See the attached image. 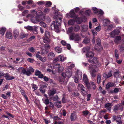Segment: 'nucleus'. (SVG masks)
I'll list each match as a JSON object with an SVG mask.
<instances>
[{"mask_svg": "<svg viewBox=\"0 0 124 124\" xmlns=\"http://www.w3.org/2000/svg\"><path fill=\"white\" fill-rule=\"evenodd\" d=\"M62 18H57L55 21H53L51 25V28L52 29H54L55 31L57 32H59V26L61 25V23Z\"/></svg>", "mask_w": 124, "mask_h": 124, "instance_id": "f257e3e1", "label": "nucleus"}, {"mask_svg": "<svg viewBox=\"0 0 124 124\" xmlns=\"http://www.w3.org/2000/svg\"><path fill=\"white\" fill-rule=\"evenodd\" d=\"M17 70L20 73H23L24 74L29 76L31 74V72H33L34 70L31 67H29V68L26 70L23 67L18 68Z\"/></svg>", "mask_w": 124, "mask_h": 124, "instance_id": "f03ea898", "label": "nucleus"}, {"mask_svg": "<svg viewBox=\"0 0 124 124\" xmlns=\"http://www.w3.org/2000/svg\"><path fill=\"white\" fill-rule=\"evenodd\" d=\"M90 72L92 77L94 78L96 75V72L99 70L98 68L96 66L92 65L90 66L89 68Z\"/></svg>", "mask_w": 124, "mask_h": 124, "instance_id": "7ed1b4c3", "label": "nucleus"}, {"mask_svg": "<svg viewBox=\"0 0 124 124\" xmlns=\"http://www.w3.org/2000/svg\"><path fill=\"white\" fill-rule=\"evenodd\" d=\"M70 39L71 40H74L76 41H78L81 40L80 37L78 34H74L72 33L70 36Z\"/></svg>", "mask_w": 124, "mask_h": 124, "instance_id": "20e7f679", "label": "nucleus"}, {"mask_svg": "<svg viewBox=\"0 0 124 124\" xmlns=\"http://www.w3.org/2000/svg\"><path fill=\"white\" fill-rule=\"evenodd\" d=\"M77 73L78 77V79L77 77H74V79L75 82L76 83L79 82L78 79L81 80L82 79V72L79 70H77Z\"/></svg>", "mask_w": 124, "mask_h": 124, "instance_id": "39448f33", "label": "nucleus"}, {"mask_svg": "<svg viewBox=\"0 0 124 124\" xmlns=\"http://www.w3.org/2000/svg\"><path fill=\"white\" fill-rule=\"evenodd\" d=\"M96 42L97 44H96L95 47V49L99 51H101L102 49V47L100 46L101 40L100 39L98 38L97 39Z\"/></svg>", "mask_w": 124, "mask_h": 124, "instance_id": "423d86ee", "label": "nucleus"}, {"mask_svg": "<svg viewBox=\"0 0 124 124\" xmlns=\"http://www.w3.org/2000/svg\"><path fill=\"white\" fill-rule=\"evenodd\" d=\"M78 89L80 88L81 93L85 95L87 94V92L86 90V89L83 85L78 84Z\"/></svg>", "mask_w": 124, "mask_h": 124, "instance_id": "0eeeda50", "label": "nucleus"}, {"mask_svg": "<svg viewBox=\"0 0 124 124\" xmlns=\"http://www.w3.org/2000/svg\"><path fill=\"white\" fill-rule=\"evenodd\" d=\"M121 116L119 115L117 116H113L112 120L113 121H115L116 120V121L118 124H122L121 120Z\"/></svg>", "mask_w": 124, "mask_h": 124, "instance_id": "6e6552de", "label": "nucleus"}, {"mask_svg": "<svg viewBox=\"0 0 124 124\" xmlns=\"http://www.w3.org/2000/svg\"><path fill=\"white\" fill-rule=\"evenodd\" d=\"M66 16L68 17H69V16H70V17L73 18H74L77 17V16L75 15L74 10L73 9L69 13L67 14H66Z\"/></svg>", "mask_w": 124, "mask_h": 124, "instance_id": "1a4fd4ad", "label": "nucleus"}, {"mask_svg": "<svg viewBox=\"0 0 124 124\" xmlns=\"http://www.w3.org/2000/svg\"><path fill=\"white\" fill-rule=\"evenodd\" d=\"M31 22L33 23H36L41 20L39 17L36 16L32 17L31 19Z\"/></svg>", "mask_w": 124, "mask_h": 124, "instance_id": "9d476101", "label": "nucleus"}, {"mask_svg": "<svg viewBox=\"0 0 124 124\" xmlns=\"http://www.w3.org/2000/svg\"><path fill=\"white\" fill-rule=\"evenodd\" d=\"M83 80L85 84L87 87H89V82H88V79L87 78L86 75L84 74L83 75Z\"/></svg>", "mask_w": 124, "mask_h": 124, "instance_id": "9b49d317", "label": "nucleus"}, {"mask_svg": "<svg viewBox=\"0 0 124 124\" xmlns=\"http://www.w3.org/2000/svg\"><path fill=\"white\" fill-rule=\"evenodd\" d=\"M48 66L49 68H50L52 69H53V70H55L54 71L57 72L58 69V67H59V64L58 63L52 66L49 64L48 65Z\"/></svg>", "mask_w": 124, "mask_h": 124, "instance_id": "f8f14e48", "label": "nucleus"}, {"mask_svg": "<svg viewBox=\"0 0 124 124\" xmlns=\"http://www.w3.org/2000/svg\"><path fill=\"white\" fill-rule=\"evenodd\" d=\"M66 71V76L68 78H70L72 75V72L71 69L69 67H67Z\"/></svg>", "mask_w": 124, "mask_h": 124, "instance_id": "ddd939ff", "label": "nucleus"}, {"mask_svg": "<svg viewBox=\"0 0 124 124\" xmlns=\"http://www.w3.org/2000/svg\"><path fill=\"white\" fill-rule=\"evenodd\" d=\"M112 75L111 71H110L108 73H104L103 75V77L106 78H108L111 77Z\"/></svg>", "mask_w": 124, "mask_h": 124, "instance_id": "4468645a", "label": "nucleus"}, {"mask_svg": "<svg viewBox=\"0 0 124 124\" xmlns=\"http://www.w3.org/2000/svg\"><path fill=\"white\" fill-rule=\"evenodd\" d=\"M122 108V106L120 104L116 105L114 107V111L115 112H116L119 110L121 109Z\"/></svg>", "mask_w": 124, "mask_h": 124, "instance_id": "2eb2a0df", "label": "nucleus"}, {"mask_svg": "<svg viewBox=\"0 0 124 124\" xmlns=\"http://www.w3.org/2000/svg\"><path fill=\"white\" fill-rule=\"evenodd\" d=\"M35 75L38 76L39 78H42L43 77V75L41 73V72L38 70H36L35 71Z\"/></svg>", "mask_w": 124, "mask_h": 124, "instance_id": "dca6fc26", "label": "nucleus"}, {"mask_svg": "<svg viewBox=\"0 0 124 124\" xmlns=\"http://www.w3.org/2000/svg\"><path fill=\"white\" fill-rule=\"evenodd\" d=\"M89 62L91 63H96L98 61L96 58L93 57L90 58L89 60Z\"/></svg>", "mask_w": 124, "mask_h": 124, "instance_id": "f3484780", "label": "nucleus"}, {"mask_svg": "<svg viewBox=\"0 0 124 124\" xmlns=\"http://www.w3.org/2000/svg\"><path fill=\"white\" fill-rule=\"evenodd\" d=\"M114 83L112 82H109L106 85V89H108L109 88L114 86Z\"/></svg>", "mask_w": 124, "mask_h": 124, "instance_id": "a211bd4d", "label": "nucleus"}, {"mask_svg": "<svg viewBox=\"0 0 124 124\" xmlns=\"http://www.w3.org/2000/svg\"><path fill=\"white\" fill-rule=\"evenodd\" d=\"M19 31L16 29H15L13 31V36L16 39L17 38L19 35Z\"/></svg>", "mask_w": 124, "mask_h": 124, "instance_id": "6ab92c4d", "label": "nucleus"}, {"mask_svg": "<svg viewBox=\"0 0 124 124\" xmlns=\"http://www.w3.org/2000/svg\"><path fill=\"white\" fill-rule=\"evenodd\" d=\"M56 91L55 90L53 89L49 91L48 92V94L49 96H53L56 93Z\"/></svg>", "mask_w": 124, "mask_h": 124, "instance_id": "aec40b11", "label": "nucleus"}, {"mask_svg": "<svg viewBox=\"0 0 124 124\" xmlns=\"http://www.w3.org/2000/svg\"><path fill=\"white\" fill-rule=\"evenodd\" d=\"M20 91L22 95L24 96V98L26 99V100L27 101V102H29V101L28 100V99L27 96L25 94V91L22 89H21L20 90Z\"/></svg>", "mask_w": 124, "mask_h": 124, "instance_id": "412c9836", "label": "nucleus"}, {"mask_svg": "<svg viewBox=\"0 0 124 124\" xmlns=\"http://www.w3.org/2000/svg\"><path fill=\"white\" fill-rule=\"evenodd\" d=\"M49 38L43 37V42L44 43L46 44L49 43L50 42L51 40L49 39Z\"/></svg>", "mask_w": 124, "mask_h": 124, "instance_id": "4be33fe9", "label": "nucleus"}, {"mask_svg": "<svg viewBox=\"0 0 124 124\" xmlns=\"http://www.w3.org/2000/svg\"><path fill=\"white\" fill-rule=\"evenodd\" d=\"M62 75L63 78H62V79H60L59 81L61 83H62L64 81L65 79L66 78V73L63 72L62 73Z\"/></svg>", "mask_w": 124, "mask_h": 124, "instance_id": "5701e85b", "label": "nucleus"}, {"mask_svg": "<svg viewBox=\"0 0 124 124\" xmlns=\"http://www.w3.org/2000/svg\"><path fill=\"white\" fill-rule=\"evenodd\" d=\"M55 56L53 52H51L49 53L48 55V58L49 59H51L54 57Z\"/></svg>", "mask_w": 124, "mask_h": 124, "instance_id": "b1692460", "label": "nucleus"}, {"mask_svg": "<svg viewBox=\"0 0 124 124\" xmlns=\"http://www.w3.org/2000/svg\"><path fill=\"white\" fill-rule=\"evenodd\" d=\"M111 104L110 103L106 104L105 105V108H106L109 111L111 110Z\"/></svg>", "mask_w": 124, "mask_h": 124, "instance_id": "393cba45", "label": "nucleus"}, {"mask_svg": "<svg viewBox=\"0 0 124 124\" xmlns=\"http://www.w3.org/2000/svg\"><path fill=\"white\" fill-rule=\"evenodd\" d=\"M58 57L59 61L61 62H63L66 59V57H65L62 55H61L58 56Z\"/></svg>", "mask_w": 124, "mask_h": 124, "instance_id": "a878e982", "label": "nucleus"}, {"mask_svg": "<svg viewBox=\"0 0 124 124\" xmlns=\"http://www.w3.org/2000/svg\"><path fill=\"white\" fill-rule=\"evenodd\" d=\"M90 48L89 47L87 46L84 48L82 49V53H84L88 52L90 50Z\"/></svg>", "mask_w": 124, "mask_h": 124, "instance_id": "bb28decb", "label": "nucleus"}, {"mask_svg": "<svg viewBox=\"0 0 124 124\" xmlns=\"http://www.w3.org/2000/svg\"><path fill=\"white\" fill-rule=\"evenodd\" d=\"M90 85H92V86L91 88L93 89H94L96 88V85L95 84L94 82H89V87H87L88 88V89H91V87L90 86Z\"/></svg>", "mask_w": 124, "mask_h": 124, "instance_id": "cd10ccee", "label": "nucleus"}, {"mask_svg": "<svg viewBox=\"0 0 124 124\" xmlns=\"http://www.w3.org/2000/svg\"><path fill=\"white\" fill-rule=\"evenodd\" d=\"M81 26V29L83 31H87L88 29V27L87 25H82Z\"/></svg>", "mask_w": 124, "mask_h": 124, "instance_id": "c85d7f7f", "label": "nucleus"}, {"mask_svg": "<svg viewBox=\"0 0 124 124\" xmlns=\"http://www.w3.org/2000/svg\"><path fill=\"white\" fill-rule=\"evenodd\" d=\"M6 37L9 39H11L12 38V34L11 32H7L6 34Z\"/></svg>", "mask_w": 124, "mask_h": 124, "instance_id": "c756f323", "label": "nucleus"}, {"mask_svg": "<svg viewBox=\"0 0 124 124\" xmlns=\"http://www.w3.org/2000/svg\"><path fill=\"white\" fill-rule=\"evenodd\" d=\"M6 29L5 28L2 27L0 29V34L2 35H3L6 31Z\"/></svg>", "mask_w": 124, "mask_h": 124, "instance_id": "7c9ffc66", "label": "nucleus"}, {"mask_svg": "<svg viewBox=\"0 0 124 124\" xmlns=\"http://www.w3.org/2000/svg\"><path fill=\"white\" fill-rule=\"evenodd\" d=\"M27 36V34H26L22 32L20 34V38L22 39L26 37Z\"/></svg>", "mask_w": 124, "mask_h": 124, "instance_id": "2f4dec72", "label": "nucleus"}, {"mask_svg": "<svg viewBox=\"0 0 124 124\" xmlns=\"http://www.w3.org/2000/svg\"><path fill=\"white\" fill-rule=\"evenodd\" d=\"M103 25L106 26L110 24L109 21L108 19L104 20L103 21Z\"/></svg>", "mask_w": 124, "mask_h": 124, "instance_id": "473e14b6", "label": "nucleus"}, {"mask_svg": "<svg viewBox=\"0 0 124 124\" xmlns=\"http://www.w3.org/2000/svg\"><path fill=\"white\" fill-rule=\"evenodd\" d=\"M6 79L7 80H12L14 79L15 78L13 76H9L7 75L5 76Z\"/></svg>", "mask_w": 124, "mask_h": 124, "instance_id": "72a5a7b5", "label": "nucleus"}, {"mask_svg": "<svg viewBox=\"0 0 124 124\" xmlns=\"http://www.w3.org/2000/svg\"><path fill=\"white\" fill-rule=\"evenodd\" d=\"M75 21L71 19L68 22V24L69 25H72L74 24Z\"/></svg>", "mask_w": 124, "mask_h": 124, "instance_id": "f704fd0d", "label": "nucleus"}, {"mask_svg": "<svg viewBox=\"0 0 124 124\" xmlns=\"http://www.w3.org/2000/svg\"><path fill=\"white\" fill-rule=\"evenodd\" d=\"M45 37L49 38L50 36V33L48 31H45Z\"/></svg>", "mask_w": 124, "mask_h": 124, "instance_id": "c9c22d12", "label": "nucleus"}, {"mask_svg": "<svg viewBox=\"0 0 124 124\" xmlns=\"http://www.w3.org/2000/svg\"><path fill=\"white\" fill-rule=\"evenodd\" d=\"M76 19V22L78 24H80L82 22V20L81 18L77 17H77L75 18Z\"/></svg>", "mask_w": 124, "mask_h": 124, "instance_id": "e433bc0d", "label": "nucleus"}, {"mask_svg": "<svg viewBox=\"0 0 124 124\" xmlns=\"http://www.w3.org/2000/svg\"><path fill=\"white\" fill-rule=\"evenodd\" d=\"M93 54L91 52H88L86 54V56L87 57H90L91 56H93Z\"/></svg>", "mask_w": 124, "mask_h": 124, "instance_id": "4c0bfd02", "label": "nucleus"}, {"mask_svg": "<svg viewBox=\"0 0 124 124\" xmlns=\"http://www.w3.org/2000/svg\"><path fill=\"white\" fill-rule=\"evenodd\" d=\"M76 118V115L73 113H72L71 115L70 118L71 120L72 121L75 120Z\"/></svg>", "mask_w": 124, "mask_h": 124, "instance_id": "58836bf2", "label": "nucleus"}, {"mask_svg": "<svg viewBox=\"0 0 124 124\" xmlns=\"http://www.w3.org/2000/svg\"><path fill=\"white\" fill-rule=\"evenodd\" d=\"M49 50L47 49H43L41 51V54H46L48 52Z\"/></svg>", "mask_w": 124, "mask_h": 124, "instance_id": "ea45409f", "label": "nucleus"}, {"mask_svg": "<svg viewBox=\"0 0 124 124\" xmlns=\"http://www.w3.org/2000/svg\"><path fill=\"white\" fill-rule=\"evenodd\" d=\"M101 76L100 74H98L97 77V82L98 84H99L101 82Z\"/></svg>", "mask_w": 124, "mask_h": 124, "instance_id": "a19ab883", "label": "nucleus"}, {"mask_svg": "<svg viewBox=\"0 0 124 124\" xmlns=\"http://www.w3.org/2000/svg\"><path fill=\"white\" fill-rule=\"evenodd\" d=\"M55 50L56 52L59 53H60L62 51V48L59 47H57L55 48Z\"/></svg>", "mask_w": 124, "mask_h": 124, "instance_id": "79ce46f5", "label": "nucleus"}, {"mask_svg": "<svg viewBox=\"0 0 124 124\" xmlns=\"http://www.w3.org/2000/svg\"><path fill=\"white\" fill-rule=\"evenodd\" d=\"M115 55L116 59H118L119 57L118 53V51L116 49L115 50Z\"/></svg>", "mask_w": 124, "mask_h": 124, "instance_id": "37998d69", "label": "nucleus"}, {"mask_svg": "<svg viewBox=\"0 0 124 124\" xmlns=\"http://www.w3.org/2000/svg\"><path fill=\"white\" fill-rule=\"evenodd\" d=\"M121 90L120 88H115L113 91L111 92V93H117L119 91Z\"/></svg>", "mask_w": 124, "mask_h": 124, "instance_id": "c03bdc74", "label": "nucleus"}, {"mask_svg": "<svg viewBox=\"0 0 124 124\" xmlns=\"http://www.w3.org/2000/svg\"><path fill=\"white\" fill-rule=\"evenodd\" d=\"M90 39L89 38L85 37L84 40L83 42L85 43H88L89 42Z\"/></svg>", "mask_w": 124, "mask_h": 124, "instance_id": "a18cd8bd", "label": "nucleus"}, {"mask_svg": "<svg viewBox=\"0 0 124 124\" xmlns=\"http://www.w3.org/2000/svg\"><path fill=\"white\" fill-rule=\"evenodd\" d=\"M80 29V27L77 25H75V27L74 29V31H78Z\"/></svg>", "mask_w": 124, "mask_h": 124, "instance_id": "49530a36", "label": "nucleus"}, {"mask_svg": "<svg viewBox=\"0 0 124 124\" xmlns=\"http://www.w3.org/2000/svg\"><path fill=\"white\" fill-rule=\"evenodd\" d=\"M114 27L112 23L110 24V25L108 26L107 29L108 30H111Z\"/></svg>", "mask_w": 124, "mask_h": 124, "instance_id": "de8ad7c7", "label": "nucleus"}, {"mask_svg": "<svg viewBox=\"0 0 124 124\" xmlns=\"http://www.w3.org/2000/svg\"><path fill=\"white\" fill-rule=\"evenodd\" d=\"M121 39V37L120 36H117L116 37L114 40V41L116 43H117L118 41L120 40Z\"/></svg>", "mask_w": 124, "mask_h": 124, "instance_id": "09e8293b", "label": "nucleus"}, {"mask_svg": "<svg viewBox=\"0 0 124 124\" xmlns=\"http://www.w3.org/2000/svg\"><path fill=\"white\" fill-rule=\"evenodd\" d=\"M119 70H116V71L114 73V76L116 78L118 77H119Z\"/></svg>", "mask_w": 124, "mask_h": 124, "instance_id": "8fccbe9b", "label": "nucleus"}, {"mask_svg": "<svg viewBox=\"0 0 124 124\" xmlns=\"http://www.w3.org/2000/svg\"><path fill=\"white\" fill-rule=\"evenodd\" d=\"M121 28V27H118L116 28V30H116L115 33L116 35H118L119 33Z\"/></svg>", "mask_w": 124, "mask_h": 124, "instance_id": "3c124183", "label": "nucleus"}, {"mask_svg": "<svg viewBox=\"0 0 124 124\" xmlns=\"http://www.w3.org/2000/svg\"><path fill=\"white\" fill-rule=\"evenodd\" d=\"M42 100L44 102L46 105H48L49 103V101L48 99H43Z\"/></svg>", "mask_w": 124, "mask_h": 124, "instance_id": "603ef678", "label": "nucleus"}, {"mask_svg": "<svg viewBox=\"0 0 124 124\" xmlns=\"http://www.w3.org/2000/svg\"><path fill=\"white\" fill-rule=\"evenodd\" d=\"M63 69V67L61 65H60L59 64V67H58V72H60L62 71Z\"/></svg>", "mask_w": 124, "mask_h": 124, "instance_id": "864d4df0", "label": "nucleus"}, {"mask_svg": "<svg viewBox=\"0 0 124 124\" xmlns=\"http://www.w3.org/2000/svg\"><path fill=\"white\" fill-rule=\"evenodd\" d=\"M40 53L39 52V51L37 52L36 54V56L37 58L39 59L41 58V56L40 55Z\"/></svg>", "mask_w": 124, "mask_h": 124, "instance_id": "5fc2aeb1", "label": "nucleus"}, {"mask_svg": "<svg viewBox=\"0 0 124 124\" xmlns=\"http://www.w3.org/2000/svg\"><path fill=\"white\" fill-rule=\"evenodd\" d=\"M40 25L42 27L45 28L46 27V24L43 22H41L39 23Z\"/></svg>", "mask_w": 124, "mask_h": 124, "instance_id": "6e6d98bb", "label": "nucleus"}, {"mask_svg": "<svg viewBox=\"0 0 124 124\" xmlns=\"http://www.w3.org/2000/svg\"><path fill=\"white\" fill-rule=\"evenodd\" d=\"M115 31V30H114L113 31L111 32L110 35L112 37H113L115 35H116V34Z\"/></svg>", "mask_w": 124, "mask_h": 124, "instance_id": "4d7b16f0", "label": "nucleus"}, {"mask_svg": "<svg viewBox=\"0 0 124 124\" xmlns=\"http://www.w3.org/2000/svg\"><path fill=\"white\" fill-rule=\"evenodd\" d=\"M73 30V28L71 27L69 28L68 30L67 31V33L68 34H69L72 32Z\"/></svg>", "mask_w": 124, "mask_h": 124, "instance_id": "13d9d810", "label": "nucleus"}, {"mask_svg": "<svg viewBox=\"0 0 124 124\" xmlns=\"http://www.w3.org/2000/svg\"><path fill=\"white\" fill-rule=\"evenodd\" d=\"M39 60L42 62H44L46 61V59L45 57H41V58L39 59Z\"/></svg>", "mask_w": 124, "mask_h": 124, "instance_id": "bf43d9fd", "label": "nucleus"}, {"mask_svg": "<svg viewBox=\"0 0 124 124\" xmlns=\"http://www.w3.org/2000/svg\"><path fill=\"white\" fill-rule=\"evenodd\" d=\"M92 9L94 13H96L98 12V9L96 8L93 7V8Z\"/></svg>", "mask_w": 124, "mask_h": 124, "instance_id": "052dcab7", "label": "nucleus"}, {"mask_svg": "<svg viewBox=\"0 0 124 124\" xmlns=\"http://www.w3.org/2000/svg\"><path fill=\"white\" fill-rule=\"evenodd\" d=\"M28 12V11L27 10H25L22 13V15L23 16H25L26 14H27Z\"/></svg>", "mask_w": 124, "mask_h": 124, "instance_id": "680f3d73", "label": "nucleus"}, {"mask_svg": "<svg viewBox=\"0 0 124 124\" xmlns=\"http://www.w3.org/2000/svg\"><path fill=\"white\" fill-rule=\"evenodd\" d=\"M29 50L32 53L34 52L35 51V50L33 47H31L29 48Z\"/></svg>", "mask_w": 124, "mask_h": 124, "instance_id": "e2e57ef3", "label": "nucleus"}, {"mask_svg": "<svg viewBox=\"0 0 124 124\" xmlns=\"http://www.w3.org/2000/svg\"><path fill=\"white\" fill-rule=\"evenodd\" d=\"M19 10L21 11H23L24 9V7L21 6L20 5H19L18 6Z\"/></svg>", "mask_w": 124, "mask_h": 124, "instance_id": "0e129e2a", "label": "nucleus"}, {"mask_svg": "<svg viewBox=\"0 0 124 124\" xmlns=\"http://www.w3.org/2000/svg\"><path fill=\"white\" fill-rule=\"evenodd\" d=\"M35 36H32L30 38H29L28 39V41H30L32 40L33 39H35Z\"/></svg>", "mask_w": 124, "mask_h": 124, "instance_id": "69168bd1", "label": "nucleus"}, {"mask_svg": "<svg viewBox=\"0 0 124 124\" xmlns=\"http://www.w3.org/2000/svg\"><path fill=\"white\" fill-rule=\"evenodd\" d=\"M46 6H51L52 3L50 1H46Z\"/></svg>", "mask_w": 124, "mask_h": 124, "instance_id": "338daca9", "label": "nucleus"}, {"mask_svg": "<svg viewBox=\"0 0 124 124\" xmlns=\"http://www.w3.org/2000/svg\"><path fill=\"white\" fill-rule=\"evenodd\" d=\"M50 10V9L49 8H45L44 10V13H48L49 11Z\"/></svg>", "mask_w": 124, "mask_h": 124, "instance_id": "774afa93", "label": "nucleus"}]
</instances>
